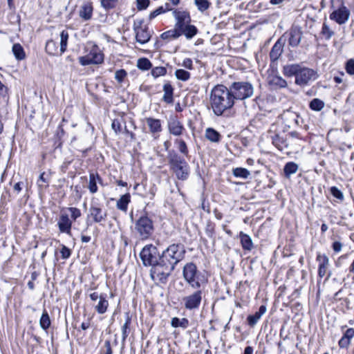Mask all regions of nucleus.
Masks as SVG:
<instances>
[{
	"instance_id": "obj_6",
	"label": "nucleus",
	"mask_w": 354,
	"mask_h": 354,
	"mask_svg": "<svg viewBox=\"0 0 354 354\" xmlns=\"http://www.w3.org/2000/svg\"><path fill=\"white\" fill-rule=\"evenodd\" d=\"M183 274L185 280L193 288H200L201 283L204 281L201 273L193 263H188L185 265Z\"/></svg>"
},
{
	"instance_id": "obj_39",
	"label": "nucleus",
	"mask_w": 354,
	"mask_h": 354,
	"mask_svg": "<svg viewBox=\"0 0 354 354\" xmlns=\"http://www.w3.org/2000/svg\"><path fill=\"white\" fill-rule=\"evenodd\" d=\"M50 317L46 310H44L39 320V325L44 330H47L50 326Z\"/></svg>"
},
{
	"instance_id": "obj_25",
	"label": "nucleus",
	"mask_w": 354,
	"mask_h": 354,
	"mask_svg": "<svg viewBox=\"0 0 354 354\" xmlns=\"http://www.w3.org/2000/svg\"><path fill=\"white\" fill-rule=\"evenodd\" d=\"M146 122L149 128V131L152 133H160L162 131V126L160 120L152 118H147Z\"/></svg>"
},
{
	"instance_id": "obj_34",
	"label": "nucleus",
	"mask_w": 354,
	"mask_h": 354,
	"mask_svg": "<svg viewBox=\"0 0 354 354\" xmlns=\"http://www.w3.org/2000/svg\"><path fill=\"white\" fill-rule=\"evenodd\" d=\"M12 51L15 58L18 60H22L26 57L24 48L19 44H15L12 46Z\"/></svg>"
},
{
	"instance_id": "obj_46",
	"label": "nucleus",
	"mask_w": 354,
	"mask_h": 354,
	"mask_svg": "<svg viewBox=\"0 0 354 354\" xmlns=\"http://www.w3.org/2000/svg\"><path fill=\"white\" fill-rule=\"evenodd\" d=\"M175 143L178 144V150L180 151V152L181 153H183V155L187 156L189 151H188V149H187L185 142L183 140L176 139L175 140Z\"/></svg>"
},
{
	"instance_id": "obj_4",
	"label": "nucleus",
	"mask_w": 354,
	"mask_h": 354,
	"mask_svg": "<svg viewBox=\"0 0 354 354\" xmlns=\"http://www.w3.org/2000/svg\"><path fill=\"white\" fill-rule=\"evenodd\" d=\"M140 259L145 266H151L150 274L153 280L162 283V276L154 272L155 267L159 266L161 261L158 248L152 244L145 245L140 253Z\"/></svg>"
},
{
	"instance_id": "obj_57",
	"label": "nucleus",
	"mask_w": 354,
	"mask_h": 354,
	"mask_svg": "<svg viewBox=\"0 0 354 354\" xmlns=\"http://www.w3.org/2000/svg\"><path fill=\"white\" fill-rule=\"evenodd\" d=\"M112 129L116 133H119L122 130V125L119 120H114L111 124Z\"/></svg>"
},
{
	"instance_id": "obj_15",
	"label": "nucleus",
	"mask_w": 354,
	"mask_h": 354,
	"mask_svg": "<svg viewBox=\"0 0 354 354\" xmlns=\"http://www.w3.org/2000/svg\"><path fill=\"white\" fill-rule=\"evenodd\" d=\"M316 260L319 262L318 268V276L319 278L324 277L327 275L326 281L328 280L332 273L328 270L329 267V259L326 254H322L319 253L317 256Z\"/></svg>"
},
{
	"instance_id": "obj_17",
	"label": "nucleus",
	"mask_w": 354,
	"mask_h": 354,
	"mask_svg": "<svg viewBox=\"0 0 354 354\" xmlns=\"http://www.w3.org/2000/svg\"><path fill=\"white\" fill-rule=\"evenodd\" d=\"M285 41L286 39L281 37L274 44L270 52L271 61L275 62L280 57L283 51Z\"/></svg>"
},
{
	"instance_id": "obj_1",
	"label": "nucleus",
	"mask_w": 354,
	"mask_h": 354,
	"mask_svg": "<svg viewBox=\"0 0 354 354\" xmlns=\"http://www.w3.org/2000/svg\"><path fill=\"white\" fill-rule=\"evenodd\" d=\"M185 249L183 245L173 243L165 249L161 254V261L159 266L155 267L154 272L162 276V283H165L168 277L175 268V266L185 257Z\"/></svg>"
},
{
	"instance_id": "obj_45",
	"label": "nucleus",
	"mask_w": 354,
	"mask_h": 354,
	"mask_svg": "<svg viewBox=\"0 0 354 354\" xmlns=\"http://www.w3.org/2000/svg\"><path fill=\"white\" fill-rule=\"evenodd\" d=\"M309 106L312 110L319 111L324 108V103L322 100L318 98H315L310 102Z\"/></svg>"
},
{
	"instance_id": "obj_2",
	"label": "nucleus",
	"mask_w": 354,
	"mask_h": 354,
	"mask_svg": "<svg viewBox=\"0 0 354 354\" xmlns=\"http://www.w3.org/2000/svg\"><path fill=\"white\" fill-rule=\"evenodd\" d=\"M210 104L213 113L217 116L230 109L234 104L230 89L222 84L215 86L211 91Z\"/></svg>"
},
{
	"instance_id": "obj_62",
	"label": "nucleus",
	"mask_w": 354,
	"mask_h": 354,
	"mask_svg": "<svg viewBox=\"0 0 354 354\" xmlns=\"http://www.w3.org/2000/svg\"><path fill=\"white\" fill-rule=\"evenodd\" d=\"M102 295H98L97 292H93L90 294L89 297L92 301H97V299H100V297H102Z\"/></svg>"
},
{
	"instance_id": "obj_54",
	"label": "nucleus",
	"mask_w": 354,
	"mask_h": 354,
	"mask_svg": "<svg viewBox=\"0 0 354 354\" xmlns=\"http://www.w3.org/2000/svg\"><path fill=\"white\" fill-rule=\"evenodd\" d=\"M68 211L71 212V218L75 221L77 218L81 216V212L77 207H68Z\"/></svg>"
},
{
	"instance_id": "obj_43",
	"label": "nucleus",
	"mask_w": 354,
	"mask_h": 354,
	"mask_svg": "<svg viewBox=\"0 0 354 354\" xmlns=\"http://www.w3.org/2000/svg\"><path fill=\"white\" fill-rule=\"evenodd\" d=\"M175 76L178 80L185 82L190 79L191 74L184 69H177L175 71Z\"/></svg>"
},
{
	"instance_id": "obj_32",
	"label": "nucleus",
	"mask_w": 354,
	"mask_h": 354,
	"mask_svg": "<svg viewBox=\"0 0 354 354\" xmlns=\"http://www.w3.org/2000/svg\"><path fill=\"white\" fill-rule=\"evenodd\" d=\"M180 37V33L178 29H177L175 26L174 28L164 32L161 34L160 37L162 39H176Z\"/></svg>"
},
{
	"instance_id": "obj_11",
	"label": "nucleus",
	"mask_w": 354,
	"mask_h": 354,
	"mask_svg": "<svg viewBox=\"0 0 354 354\" xmlns=\"http://www.w3.org/2000/svg\"><path fill=\"white\" fill-rule=\"evenodd\" d=\"M103 61L104 55L96 46H93L88 54L79 57V62L82 66L100 64Z\"/></svg>"
},
{
	"instance_id": "obj_10",
	"label": "nucleus",
	"mask_w": 354,
	"mask_h": 354,
	"mask_svg": "<svg viewBox=\"0 0 354 354\" xmlns=\"http://www.w3.org/2000/svg\"><path fill=\"white\" fill-rule=\"evenodd\" d=\"M133 29L136 33L137 42L144 44L147 43L151 37L149 28L144 25L143 19H136L133 22Z\"/></svg>"
},
{
	"instance_id": "obj_22",
	"label": "nucleus",
	"mask_w": 354,
	"mask_h": 354,
	"mask_svg": "<svg viewBox=\"0 0 354 354\" xmlns=\"http://www.w3.org/2000/svg\"><path fill=\"white\" fill-rule=\"evenodd\" d=\"M97 183H102V178L100 175L97 173H90L88 188L91 194H95L97 192Z\"/></svg>"
},
{
	"instance_id": "obj_14",
	"label": "nucleus",
	"mask_w": 354,
	"mask_h": 354,
	"mask_svg": "<svg viewBox=\"0 0 354 354\" xmlns=\"http://www.w3.org/2000/svg\"><path fill=\"white\" fill-rule=\"evenodd\" d=\"M88 218H91L96 223L105 222L107 218V212L103 210L97 203L92 204L89 208Z\"/></svg>"
},
{
	"instance_id": "obj_37",
	"label": "nucleus",
	"mask_w": 354,
	"mask_h": 354,
	"mask_svg": "<svg viewBox=\"0 0 354 354\" xmlns=\"http://www.w3.org/2000/svg\"><path fill=\"white\" fill-rule=\"evenodd\" d=\"M232 174L235 177L242 179H247L250 175V172L247 169L243 167L233 169Z\"/></svg>"
},
{
	"instance_id": "obj_13",
	"label": "nucleus",
	"mask_w": 354,
	"mask_h": 354,
	"mask_svg": "<svg viewBox=\"0 0 354 354\" xmlns=\"http://www.w3.org/2000/svg\"><path fill=\"white\" fill-rule=\"evenodd\" d=\"M172 15L176 20L174 26L178 30H182L191 23V16L187 10L174 9Z\"/></svg>"
},
{
	"instance_id": "obj_50",
	"label": "nucleus",
	"mask_w": 354,
	"mask_h": 354,
	"mask_svg": "<svg viewBox=\"0 0 354 354\" xmlns=\"http://www.w3.org/2000/svg\"><path fill=\"white\" fill-rule=\"evenodd\" d=\"M127 73L125 70L120 69L118 70L115 73V79L119 82L121 83L123 82L124 79L127 77Z\"/></svg>"
},
{
	"instance_id": "obj_24",
	"label": "nucleus",
	"mask_w": 354,
	"mask_h": 354,
	"mask_svg": "<svg viewBox=\"0 0 354 354\" xmlns=\"http://www.w3.org/2000/svg\"><path fill=\"white\" fill-rule=\"evenodd\" d=\"M239 238L241 243V246L243 250L251 251L254 248V244L251 237L243 232L239 233Z\"/></svg>"
},
{
	"instance_id": "obj_9",
	"label": "nucleus",
	"mask_w": 354,
	"mask_h": 354,
	"mask_svg": "<svg viewBox=\"0 0 354 354\" xmlns=\"http://www.w3.org/2000/svg\"><path fill=\"white\" fill-rule=\"evenodd\" d=\"M203 297V292L198 288V290H195L194 292L183 297L182 304L187 310H197L201 306Z\"/></svg>"
},
{
	"instance_id": "obj_30",
	"label": "nucleus",
	"mask_w": 354,
	"mask_h": 354,
	"mask_svg": "<svg viewBox=\"0 0 354 354\" xmlns=\"http://www.w3.org/2000/svg\"><path fill=\"white\" fill-rule=\"evenodd\" d=\"M163 100L168 104L173 102L174 88L169 83H166L163 86Z\"/></svg>"
},
{
	"instance_id": "obj_12",
	"label": "nucleus",
	"mask_w": 354,
	"mask_h": 354,
	"mask_svg": "<svg viewBox=\"0 0 354 354\" xmlns=\"http://www.w3.org/2000/svg\"><path fill=\"white\" fill-rule=\"evenodd\" d=\"M332 7L334 10L330 15V19L335 21L339 25L345 24L349 19L350 10L344 5V2L341 1L339 6L335 8L332 2Z\"/></svg>"
},
{
	"instance_id": "obj_28",
	"label": "nucleus",
	"mask_w": 354,
	"mask_h": 354,
	"mask_svg": "<svg viewBox=\"0 0 354 354\" xmlns=\"http://www.w3.org/2000/svg\"><path fill=\"white\" fill-rule=\"evenodd\" d=\"M205 138L212 142H218L221 140V134L213 128H207L205 130Z\"/></svg>"
},
{
	"instance_id": "obj_18",
	"label": "nucleus",
	"mask_w": 354,
	"mask_h": 354,
	"mask_svg": "<svg viewBox=\"0 0 354 354\" xmlns=\"http://www.w3.org/2000/svg\"><path fill=\"white\" fill-rule=\"evenodd\" d=\"M168 129L171 134L179 136L185 129L176 117H171L168 120Z\"/></svg>"
},
{
	"instance_id": "obj_40",
	"label": "nucleus",
	"mask_w": 354,
	"mask_h": 354,
	"mask_svg": "<svg viewBox=\"0 0 354 354\" xmlns=\"http://www.w3.org/2000/svg\"><path fill=\"white\" fill-rule=\"evenodd\" d=\"M68 39V33L66 30L62 31L60 34V53H64L66 48Z\"/></svg>"
},
{
	"instance_id": "obj_63",
	"label": "nucleus",
	"mask_w": 354,
	"mask_h": 354,
	"mask_svg": "<svg viewBox=\"0 0 354 354\" xmlns=\"http://www.w3.org/2000/svg\"><path fill=\"white\" fill-rule=\"evenodd\" d=\"M254 349L252 346H246L244 349V354H253Z\"/></svg>"
},
{
	"instance_id": "obj_36",
	"label": "nucleus",
	"mask_w": 354,
	"mask_h": 354,
	"mask_svg": "<svg viewBox=\"0 0 354 354\" xmlns=\"http://www.w3.org/2000/svg\"><path fill=\"white\" fill-rule=\"evenodd\" d=\"M46 52L50 55H56L58 53V48L55 41L50 39L47 41L45 46Z\"/></svg>"
},
{
	"instance_id": "obj_60",
	"label": "nucleus",
	"mask_w": 354,
	"mask_h": 354,
	"mask_svg": "<svg viewBox=\"0 0 354 354\" xmlns=\"http://www.w3.org/2000/svg\"><path fill=\"white\" fill-rule=\"evenodd\" d=\"M104 348L106 349L104 354H112V348L111 346V342L109 340H106L104 342Z\"/></svg>"
},
{
	"instance_id": "obj_19",
	"label": "nucleus",
	"mask_w": 354,
	"mask_h": 354,
	"mask_svg": "<svg viewBox=\"0 0 354 354\" xmlns=\"http://www.w3.org/2000/svg\"><path fill=\"white\" fill-rule=\"evenodd\" d=\"M57 225L61 232L66 234L71 232L72 221L70 220L67 214H61Z\"/></svg>"
},
{
	"instance_id": "obj_16",
	"label": "nucleus",
	"mask_w": 354,
	"mask_h": 354,
	"mask_svg": "<svg viewBox=\"0 0 354 354\" xmlns=\"http://www.w3.org/2000/svg\"><path fill=\"white\" fill-rule=\"evenodd\" d=\"M288 35V44L292 48L297 47L301 40L303 31L299 26H294L287 32Z\"/></svg>"
},
{
	"instance_id": "obj_8",
	"label": "nucleus",
	"mask_w": 354,
	"mask_h": 354,
	"mask_svg": "<svg viewBox=\"0 0 354 354\" xmlns=\"http://www.w3.org/2000/svg\"><path fill=\"white\" fill-rule=\"evenodd\" d=\"M134 229L141 239H147L153 232V221L147 216H140L136 221Z\"/></svg>"
},
{
	"instance_id": "obj_42",
	"label": "nucleus",
	"mask_w": 354,
	"mask_h": 354,
	"mask_svg": "<svg viewBox=\"0 0 354 354\" xmlns=\"http://www.w3.org/2000/svg\"><path fill=\"white\" fill-rule=\"evenodd\" d=\"M152 64L147 58H140L137 62V67L142 71H147L151 68Z\"/></svg>"
},
{
	"instance_id": "obj_38",
	"label": "nucleus",
	"mask_w": 354,
	"mask_h": 354,
	"mask_svg": "<svg viewBox=\"0 0 354 354\" xmlns=\"http://www.w3.org/2000/svg\"><path fill=\"white\" fill-rule=\"evenodd\" d=\"M269 83L270 85L276 86L279 88H286L287 86L286 81L281 77L277 75L272 76L270 78Z\"/></svg>"
},
{
	"instance_id": "obj_44",
	"label": "nucleus",
	"mask_w": 354,
	"mask_h": 354,
	"mask_svg": "<svg viewBox=\"0 0 354 354\" xmlns=\"http://www.w3.org/2000/svg\"><path fill=\"white\" fill-rule=\"evenodd\" d=\"M321 35L326 40H329L334 35V32L330 28L329 26L326 22H324L321 30Z\"/></svg>"
},
{
	"instance_id": "obj_47",
	"label": "nucleus",
	"mask_w": 354,
	"mask_h": 354,
	"mask_svg": "<svg viewBox=\"0 0 354 354\" xmlns=\"http://www.w3.org/2000/svg\"><path fill=\"white\" fill-rule=\"evenodd\" d=\"M118 1V0H101V5L104 9L110 10L116 6Z\"/></svg>"
},
{
	"instance_id": "obj_58",
	"label": "nucleus",
	"mask_w": 354,
	"mask_h": 354,
	"mask_svg": "<svg viewBox=\"0 0 354 354\" xmlns=\"http://www.w3.org/2000/svg\"><path fill=\"white\" fill-rule=\"evenodd\" d=\"M182 66L189 70L193 69L192 60L190 58H185L182 63Z\"/></svg>"
},
{
	"instance_id": "obj_23",
	"label": "nucleus",
	"mask_w": 354,
	"mask_h": 354,
	"mask_svg": "<svg viewBox=\"0 0 354 354\" xmlns=\"http://www.w3.org/2000/svg\"><path fill=\"white\" fill-rule=\"evenodd\" d=\"M266 312V307L263 305L261 306L259 310L254 315H250L247 317L248 324L253 327L256 325L261 316Z\"/></svg>"
},
{
	"instance_id": "obj_51",
	"label": "nucleus",
	"mask_w": 354,
	"mask_h": 354,
	"mask_svg": "<svg viewBox=\"0 0 354 354\" xmlns=\"http://www.w3.org/2000/svg\"><path fill=\"white\" fill-rule=\"evenodd\" d=\"M44 172L41 173L37 180V185L40 189H45L48 186V180L44 177Z\"/></svg>"
},
{
	"instance_id": "obj_61",
	"label": "nucleus",
	"mask_w": 354,
	"mask_h": 354,
	"mask_svg": "<svg viewBox=\"0 0 354 354\" xmlns=\"http://www.w3.org/2000/svg\"><path fill=\"white\" fill-rule=\"evenodd\" d=\"M173 10L174 9H172L171 8H165L163 6H160L158 8H156V10L158 12L159 15L165 13L167 11H170V10L173 11Z\"/></svg>"
},
{
	"instance_id": "obj_53",
	"label": "nucleus",
	"mask_w": 354,
	"mask_h": 354,
	"mask_svg": "<svg viewBox=\"0 0 354 354\" xmlns=\"http://www.w3.org/2000/svg\"><path fill=\"white\" fill-rule=\"evenodd\" d=\"M331 194L337 199L343 200L344 195L342 192L336 187H332L330 188Z\"/></svg>"
},
{
	"instance_id": "obj_59",
	"label": "nucleus",
	"mask_w": 354,
	"mask_h": 354,
	"mask_svg": "<svg viewBox=\"0 0 354 354\" xmlns=\"http://www.w3.org/2000/svg\"><path fill=\"white\" fill-rule=\"evenodd\" d=\"M332 248L335 252H339L342 248V243L339 241H335L332 245Z\"/></svg>"
},
{
	"instance_id": "obj_21",
	"label": "nucleus",
	"mask_w": 354,
	"mask_h": 354,
	"mask_svg": "<svg viewBox=\"0 0 354 354\" xmlns=\"http://www.w3.org/2000/svg\"><path fill=\"white\" fill-rule=\"evenodd\" d=\"M272 144L280 151H283L288 148V144L287 140L279 133H274L271 136Z\"/></svg>"
},
{
	"instance_id": "obj_52",
	"label": "nucleus",
	"mask_w": 354,
	"mask_h": 354,
	"mask_svg": "<svg viewBox=\"0 0 354 354\" xmlns=\"http://www.w3.org/2000/svg\"><path fill=\"white\" fill-rule=\"evenodd\" d=\"M346 71L349 75H354V59H351L346 63Z\"/></svg>"
},
{
	"instance_id": "obj_35",
	"label": "nucleus",
	"mask_w": 354,
	"mask_h": 354,
	"mask_svg": "<svg viewBox=\"0 0 354 354\" xmlns=\"http://www.w3.org/2000/svg\"><path fill=\"white\" fill-rule=\"evenodd\" d=\"M189 323V320L187 318L179 319L178 317H174L171 321V325L172 327H180L184 329L188 327Z\"/></svg>"
},
{
	"instance_id": "obj_33",
	"label": "nucleus",
	"mask_w": 354,
	"mask_h": 354,
	"mask_svg": "<svg viewBox=\"0 0 354 354\" xmlns=\"http://www.w3.org/2000/svg\"><path fill=\"white\" fill-rule=\"evenodd\" d=\"M298 165L294 162H287L283 167L284 175L286 178H290L292 174H295L298 170Z\"/></svg>"
},
{
	"instance_id": "obj_20",
	"label": "nucleus",
	"mask_w": 354,
	"mask_h": 354,
	"mask_svg": "<svg viewBox=\"0 0 354 354\" xmlns=\"http://www.w3.org/2000/svg\"><path fill=\"white\" fill-rule=\"evenodd\" d=\"M354 337V328H350L346 330L343 336L339 339L338 345L341 348H347Z\"/></svg>"
},
{
	"instance_id": "obj_29",
	"label": "nucleus",
	"mask_w": 354,
	"mask_h": 354,
	"mask_svg": "<svg viewBox=\"0 0 354 354\" xmlns=\"http://www.w3.org/2000/svg\"><path fill=\"white\" fill-rule=\"evenodd\" d=\"M109 306V301L106 299V295H102L97 304L95 306V310L99 314H104L106 312Z\"/></svg>"
},
{
	"instance_id": "obj_64",
	"label": "nucleus",
	"mask_w": 354,
	"mask_h": 354,
	"mask_svg": "<svg viewBox=\"0 0 354 354\" xmlns=\"http://www.w3.org/2000/svg\"><path fill=\"white\" fill-rule=\"evenodd\" d=\"M21 182L17 183L15 184V185L13 187L14 190L15 192H17V193H19L21 190Z\"/></svg>"
},
{
	"instance_id": "obj_41",
	"label": "nucleus",
	"mask_w": 354,
	"mask_h": 354,
	"mask_svg": "<svg viewBox=\"0 0 354 354\" xmlns=\"http://www.w3.org/2000/svg\"><path fill=\"white\" fill-rule=\"evenodd\" d=\"M194 4L197 7L198 10L201 12H204L207 10L211 6V3L209 0H194Z\"/></svg>"
},
{
	"instance_id": "obj_56",
	"label": "nucleus",
	"mask_w": 354,
	"mask_h": 354,
	"mask_svg": "<svg viewBox=\"0 0 354 354\" xmlns=\"http://www.w3.org/2000/svg\"><path fill=\"white\" fill-rule=\"evenodd\" d=\"M60 253L63 259L69 258L71 254V250L65 245H62Z\"/></svg>"
},
{
	"instance_id": "obj_3",
	"label": "nucleus",
	"mask_w": 354,
	"mask_h": 354,
	"mask_svg": "<svg viewBox=\"0 0 354 354\" xmlns=\"http://www.w3.org/2000/svg\"><path fill=\"white\" fill-rule=\"evenodd\" d=\"M283 73L286 77L295 76V84L300 86H305L318 77L317 71L298 64L285 65Z\"/></svg>"
},
{
	"instance_id": "obj_49",
	"label": "nucleus",
	"mask_w": 354,
	"mask_h": 354,
	"mask_svg": "<svg viewBox=\"0 0 354 354\" xmlns=\"http://www.w3.org/2000/svg\"><path fill=\"white\" fill-rule=\"evenodd\" d=\"M130 323H131V318L129 317V315H127L126 322L122 327V340L123 341H124L128 336L127 329L129 328Z\"/></svg>"
},
{
	"instance_id": "obj_7",
	"label": "nucleus",
	"mask_w": 354,
	"mask_h": 354,
	"mask_svg": "<svg viewBox=\"0 0 354 354\" xmlns=\"http://www.w3.org/2000/svg\"><path fill=\"white\" fill-rule=\"evenodd\" d=\"M234 100H245L252 96L253 86L248 82H233L230 86Z\"/></svg>"
},
{
	"instance_id": "obj_27",
	"label": "nucleus",
	"mask_w": 354,
	"mask_h": 354,
	"mask_svg": "<svg viewBox=\"0 0 354 354\" xmlns=\"http://www.w3.org/2000/svg\"><path fill=\"white\" fill-rule=\"evenodd\" d=\"M93 13V7L90 3H84L80 10V17L84 20H88L91 18Z\"/></svg>"
},
{
	"instance_id": "obj_5",
	"label": "nucleus",
	"mask_w": 354,
	"mask_h": 354,
	"mask_svg": "<svg viewBox=\"0 0 354 354\" xmlns=\"http://www.w3.org/2000/svg\"><path fill=\"white\" fill-rule=\"evenodd\" d=\"M167 158L171 168L176 174V177L182 180H186L189 176V165L185 159L174 151H169Z\"/></svg>"
},
{
	"instance_id": "obj_55",
	"label": "nucleus",
	"mask_w": 354,
	"mask_h": 354,
	"mask_svg": "<svg viewBox=\"0 0 354 354\" xmlns=\"http://www.w3.org/2000/svg\"><path fill=\"white\" fill-rule=\"evenodd\" d=\"M137 8L139 10L146 9L149 5V0H136Z\"/></svg>"
},
{
	"instance_id": "obj_48",
	"label": "nucleus",
	"mask_w": 354,
	"mask_h": 354,
	"mask_svg": "<svg viewBox=\"0 0 354 354\" xmlns=\"http://www.w3.org/2000/svg\"><path fill=\"white\" fill-rule=\"evenodd\" d=\"M167 69L163 66H158L155 67L151 71V75L154 77H158L160 76H163L166 74Z\"/></svg>"
},
{
	"instance_id": "obj_31",
	"label": "nucleus",
	"mask_w": 354,
	"mask_h": 354,
	"mask_svg": "<svg viewBox=\"0 0 354 354\" xmlns=\"http://www.w3.org/2000/svg\"><path fill=\"white\" fill-rule=\"evenodd\" d=\"M130 194H125L122 195L117 202L116 207L118 209L126 212L128 204L130 202Z\"/></svg>"
},
{
	"instance_id": "obj_26",
	"label": "nucleus",
	"mask_w": 354,
	"mask_h": 354,
	"mask_svg": "<svg viewBox=\"0 0 354 354\" xmlns=\"http://www.w3.org/2000/svg\"><path fill=\"white\" fill-rule=\"evenodd\" d=\"M179 31L180 36L184 35L187 39H191L198 33L197 28L190 24L183 27L182 30H179Z\"/></svg>"
}]
</instances>
